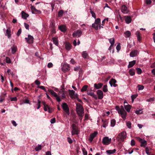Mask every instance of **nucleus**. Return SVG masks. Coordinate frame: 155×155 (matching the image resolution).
I'll use <instances>...</instances> for the list:
<instances>
[{
	"label": "nucleus",
	"mask_w": 155,
	"mask_h": 155,
	"mask_svg": "<svg viewBox=\"0 0 155 155\" xmlns=\"http://www.w3.org/2000/svg\"><path fill=\"white\" fill-rule=\"evenodd\" d=\"M101 24V19L99 18L96 19L95 21V22L94 23L92 24V27L95 28L96 30H98L99 28H103L102 26H100Z\"/></svg>",
	"instance_id": "nucleus-1"
},
{
	"label": "nucleus",
	"mask_w": 155,
	"mask_h": 155,
	"mask_svg": "<svg viewBox=\"0 0 155 155\" xmlns=\"http://www.w3.org/2000/svg\"><path fill=\"white\" fill-rule=\"evenodd\" d=\"M76 111L78 116H83L84 114V110L82 106L79 104L77 105Z\"/></svg>",
	"instance_id": "nucleus-2"
},
{
	"label": "nucleus",
	"mask_w": 155,
	"mask_h": 155,
	"mask_svg": "<svg viewBox=\"0 0 155 155\" xmlns=\"http://www.w3.org/2000/svg\"><path fill=\"white\" fill-rule=\"evenodd\" d=\"M126 133L124 132H121L118 136V140L120 142L124 141V140L126 138Z\"/></svg>",
	"instance_id": "nucleus-3"
},
{
	"label": "nucleus",
	"mask_w": 155,
	"mask_h": 155,
	"mask_svg": "<svg viewBox=\"0 0 155 155\" xmlns=\"http://www.w3.org/2000/svg\"><path fill=\"white\" fill-rule=\"evenodd\" d=\"M61 107L65 112L68 115H69L70 114V111L68 104L66 103H63Z\"/></svg>",
	"instance_id": "nucleus-4"
},
{
	"label": "nucleus",
	"mask_w": 155,
	"mask_h": 155,
	"mask_svg": "<svg viewBox=\"0 0 155 155\" xmlns=\"http://www.w3.org/2000/svg\"><path fill=\"white\" fill-rule=\"evenodd\" d=\"M111 141V138H109L108 137H105L103 138L102 142L104 145H108L110 143Z\"/></svg>",
	"instance_id": "nucleus-5"
},
{
	"label": "nucleus",
	"mask_w": 155,
	"mask_h": 155,
	"mask_svg": "<svg viewBox=\"0 0 155 155\" xmlns=\"http://www.w3.org/2000/svg\"><path fill=\"white\" fill-rule=\"evenodd\" d=\"M62 70L64 72H66L70 70L69 65L67 64H62Z\"/></svg>",
	"instance_id": "nucleus-6"
},
{
	"label": "nucleus",
	"mask_w": 155,
	"mask_h": 155,
	"mask_svg": "<svg viewBox=\"0 0 155 155\" xmlns=\"http://www.w3.org/2000/svg\"><path fill=\"white\" fill-rule=\"evenodd\" d=\"M48 91L56 98V100L58 102H60L61 101V100L60 97L58 96L57 94L54 91L49 89H48Z\"/></svg>",
	"instance_id": "nucleus-7"
},
{
	"label": "nucleus",
	"mask_w": 155,
	"mask_h": 155,
	"mask_svg": "<svg viewBox=\"0 0 155 155\" xmlns=\"http://www.w3.org/2000/svg\"><path fill=\"white\" fill-rule=\"evenodd\" d=\"M82 33V31L80 30H78L74 32L73 34V36L74 38H78L80 37Z\"/></svg>",
	"instance_id": "nucleus-8"
},
{
	"label": "nucleus",
	"mask_w": 155,
	"mask_h": 155,
	"mask_svg": "<svg viewBox=\"0 0 155 155\" xmlns=\"http://www.w3.org/2000/svg\"><path fill=\"white\" fill-rule=\"evenodd\" d=\"M72 130L71 131V134L72 135L78 134V130L77 129L76 125L74 124L72 125Z\"/></svg>",
	"instance_id": "nucleus-9"
},
{
	"label": "nucleus",
	"mask_w": 155,
	"mask_h": 155,
	"mask_svg": "<svg viewBox=\"0 0 155 155\" xmlns=\"http://www.w3.org/2000/svg\"><path fill=\"white\" fill-rule=\"evenodd\" d=\"M123 118L124 120H125L126 119L127 115V113L125 110H120L118 113Z\"/></svg>",
	"instance_id": "nucleus-10"
},
{
	"label": "nucleus",
	"mask_w": 155,
	"mask_h": 155,
	"mask_svg": "<svg viewBox=\"0 0 155 155\" xmlns=\"http://www.w3.org/2000/svg\"><path fill=\"white\" fill-rule=\"evenodd\" d=\"M121 10L122 12L124 14H126L129 12L128 8L125 5H123L121 6Z\"/></svg>",
	"instance_id": "nucleus-11"
},
{
	"label": "nucleus",
	"mask_w": 155,
	"mask_h": 155,
	"mask_svg": "<svg viewBox=\"0 0 155 155\" xmlns=\"http://www.w3.org/2000/svg\"><path fill=\"white\" fill-rule=\"evenodd\" d=\"M69 93L71 97L72 98H75L77 97V94H75V92L73 90H69Z\"/></svg>",
	"instance_id": "nucleus-12"
},
{
	"label": "nucleus",
	"mask_w": 155,
	"mask_h": 155,
	"mask_svg": "<svg viewBox=\"0 0 155 155\" xmlns=\"http://www.w3.org/2000/svg\"><path fill=\"white\" fill-rule=\"evenodd\" d=\"M97 93L98 96L97 98L98 97V98L100 99H102L104 96L103 91L101 90H98Z\"/></svg>",
	"instance_id": "nucleus-13"
},
{
	"label": "nucleus",
	"mask_w": 155,
	"mask_h": 155,
	"mask_svg": "<svg viewBox=\"0 0 155 155\" xmlns=\"http://www.w3.org/2000/svg\"><path fill=\"white\" fill-rule=\"evenodd\" d=\"M97 134L98 133L97 131H95L93 133L91 134L89 139V140L90 142L92 141L94 138L97 136Z\"/></svg>",
	"instance_id": "nucleus-14"
},
{
	"label": "nucleus",
	"mask_w": 155,
	"mask_h": 155,
	"mask_svg": "<svg viewBox=\"0 0 155 155\" xmlns=\"http://www.w3.org/2000/svg\"><path fill=\"white\" fill-rule=\"evenodd\" d=\"M116 82L117 81L115 79L112 78L109 81V83L111 87L113 86L114 87H116L117 86V84H115Z\"/></svg>",
	"instance_id": "nucleus-15"
},
{
	"label": "nucleus",
	"mask_w": 155,
	"mask_h": 155,
	"mask_svg": "<svg viewBox=\"0 0 155 155\" xmlns=\"http://www.w3.org/2000/svg\"><path fill=\"white\" fill-rule=\"evenodd\" d=\"M138 139L139 141L141 143V146L145 147L147 144L146 141L140 138H138Z\"/></svg>",
	"instance_id": "nucleus-16"
},
{
	"label": "nucleus",
	"mask_w": 155,
	"mask_h": 155,
	"mask_svg": "<svg viewBox=\"0 0 155 155\" xmlns=\"http://www.w3.org/2000/svg\"><path fill=\"white\" fill-rule=\"evenodd\" d=\"M58 27L59 29L62 32H65L66 31V27L65 25H60Z\"/></svg>",
	"instance_id": "nucleus-17"
},
{
	"label": "nucleus",
	"mask_w": 155,
	"mask_h": 155,
	"mask_svg": "<svg viewBox=\"0 0 155 155\" xmlns=\"http://www.w3.org/2000/svg\"><path fill=\"white\" fill-rule=\"evenodd\" d=\"M5 36H7L8 38H11V31L9 28H8L7 29L6 32L5 33Z\"/></svg>",
	"instance_id": "nucleus-18"
},
{
	"label": "nucleus",
	"mask_w": 155,
	"mask_h": 155,
	"mask_svg": "<svg viewBox=\"0 0 155 155\" xmlns=\"http://www.w3.org/2000/svg\"><path fill=\"white\" fill-rule=\"evenodd\" d=\"M87 94L89 95H90L95 99H97V95L95 94L94 92L90 91H87Z\"/></svg>",
	"instance_id": "nucleus-19"
},
{
	"label": "nucleus",
	"mask_w": 155,
	"mask_h": 155,
	"mask_svg": "<svg viewBox=\"0 0 155 155\" xmlns=\"http://www.w3.org/2000/svg\"><path fill=\"white\" fill-rule=\"evenodd\" d=\"M114 39H109V42L111 45L108 48V50L110 51V52H111V50L114 44Z\"/></svg>",
	"instance_id": "nucleus-20"
},
{
	"label": "nucleus",
	"mask_w": 155,
	"mask_h": 155,
	"mask_svg": "<svg viewBox=\"0 0 155 155\" xmlns=\"http://www.w3.org/2000/svg\"><path fill=\"white\" fill-rule=\"evenodd\" d=\"M138 53V52L137 50H135L132 51L130 53V56L131 57H134L136 56Z\"/></svg>",
	"instance_id": "nucleus-21"
},
{
	"label": "nucleus",
	"mask_w": 155,
	"mask_h": 155,
	"mask_svg": "<svg viewBox=\"0 0 155 155\" xmlns=\"http://www.w3.org/2000/svg\"><path fill=\"white\" fill-rule=\"evenodd\" d=\"M116 150L115 149H114L113 150H108L106 151V153L107 154L110 155V154H112L115 153L116 152Z\"/></svg>",
	"instance_id": "nucleus-22"
},
{
	"label": "nucleus",
	"mask_w": 155,
	"mask_h": 155,
	"mask_svg": "<svg viewBox=\"0 0 155 155\" xmlns=\"http://www.w3.org/2000/svg\"><path fill=\"white\" fill-rule=\"evenodd\" d=\"M21 17L24 19H26L29 16L28 15L25 13L24 11H22L21 12Z\"/></svg>",
	"instance_id": "nucleus-23"
},
{
	"label": "nucleus",
	"mask_w": 155,
	"mask_h": 155,
	"mask_svg": "<svg viewBox=\"0 0 155 155\" xmlns=\"http://www.w3.org/2000/svg\"><path fill=\"white\" fill-rule=\"evenodd\" d=\"M71 45L68 42H66L65 44V47L66 49L68 50H70L71 48Z\"/></svg>",
	"instance_id": "nucleus-24"
},
{
	"label": "nucleus",
	"mask_w": 155,
	"mask_h": 155,
	"mask_svg": "<svg viewBox=\"0 0 155 155\" xmlns=\"http://www.w3.org/2000/svg\"><path fill=\"white\" fill-rule=\"evenodd\" d=\"M125 21L127 24H129L131 21V18L130 16H127L125 17Z\"/></svg>",
	"instance_id": "nucleus-25"
},
{
	"label": "nucleus",
	"mask_w": 155,
	"mask_h": 155,
	"mask_svg": "<svg viewBox=\"0 0 155 155\" xmlns=\"http://www.w3.org/2000/svg\"><path fill=\"white\" fill-rule=\"evenodd\" d=\"M136 61L134 60L132 61L129 62V65L128 66V68L132 67L136 63Z\"/></svg>",
	"instance_id": "nucleus-26"
},
{
	"label": "nucleus",
	"mask_w": 155,
	"mask_h": 155,
	"mask_svg": "<svg viewBox=\"0 0 155 155\" xmlns=\"http://www.w3.org/2000/svg\"><path fill=\"white\" fill-rule=\"evenodd\" d=\"M103 84L102 83H99L98 84H95L94 87L97 89H99L101 87Z\"/></svg>",
	"instance_id": "nucleus-27"
},
{
	"label": "nucleus",
	"mask_w": 155,
	"mask_h": 155,
	"mask_svg": "<svg viewBox=\"0 0 155 155\" xmlns=\"http://www.w3.org/2000/svg\"><path fill=\"white\" fill-rule=\"evenodd\" d=\"M44 110L45 111H48L49 112L51 113L52 112L51 110H50L49 107L48 105H45L44 107Z\"/></svg>",
	"instance_id": "nucleus-28"
},
{
	"label": "nucleus",
	"mask_w": 155,
	"mask_h": 155,
	"mask_svg": "<svg viewBox=\"0 0 155 155\" xmlns=\"http://www.w3.org/2000/svg\"><path fill=\"white\" fill-rule=\"evenodd\" d=\"M129 72L131 76H133L135 74V70L134 69L131 68L129 70Z\"/></svg>",
	"instance_id": "nucleus-29"
},
{
	"label": "nucleus",
	"mask_w": 155,
	"mask_h": 155,
	"mask_svg": "<svg viewBox=\"0 0 155 155\" xmlns=\"http://www.w3.org/2000/svg\"><path fill=\"white\" fill-rule=\"evenodd\" d=\"M124 108L126 111L128 112H129L130 111L131 106L130 105H125Z\"/></svg>",
	"instance_id": "nucleus-30"
},
{
	"label": "nucleus",
	"mask_w": 155,
	"mask_h": 155,
	"mask_svg": "<svg viewBox=\"0 0 155 155\" xmlns=\"http://www.w3.org/2000/svg\"><path fill=\"white\" fill-rule=\"evenodd\" d=\"M31 11L32 13L34 14L35 13V12H38L39 11H40L39 10H38L37 9H36L35 7L34 6H31Z\"/></svg>",
	"instance_id": "nucleus-31"
},
{
	"label": "nucleus",
	"mask_w": 155,
	"mask_h": 155,
	"mask_svg": "<svg viewBox=\"0 0 155 155\" xmlns=\"http://www.w3.org/2000/svg\"><path fill=\"white\" fill-rule=\"evenodd\" d=\"M124 33L126 38L129 37L131 35V32L130 31H127Z\"/></svg>",
	"instance_id": "nucleus-32"
},
{
	"label": "nucleus",
	"mask_w": 155,
	"mask_h": 155,
	"mask_svg": "<svg viewBox=\"0 0 155 155\" xmlns=\"http://www.w3.org/2000/svg\"><path fill=\"white\" fill-rule=\"evenodd\" d=\"M82 55V57L84 58H87L88 56V54L86 51L83 52Z\"/></svg>",
	"instance_id": "nucleus-33"
},
{
	"label": "nucleus",
	"mask_w": 155,
	"mask_h": 155,
	"mask_svg": "<svg viewBox=\"0 0 155 155\" xmlns=\"http://www.w3.org/2000/svg\"><path fill=\"white\" fill-rule=\"evenodd\" d=\"M11 50L12 53L14 54L17 51V47L15 46H12L11 48Z\"/></svg>",
	"instance_id": "nucleus-34"
},
{
	"label": "nucleus",
	"mask_w": 155,
	"mask_h": 155,
	"mask_svg": "<svg viewBox=\"0 0 155 155\" xmlns=\"http://www.w3.org/2000/svg\"><path fill=\"white\" fill-rule=\"evenodd\" d=\"M102 121L103 122L102 126L103 127L105 128L107 126L108 122L106 120L104 121L103 120Z\"/></svg>",
	"instance_id": "nucleus-35"
},
{
	"label": "nucleus",
	"mask_w": 155,
	"mask_h": 155,
	"mask_svg": "<svg viewBox=\"0 0 155 155\" xmlns=\"http://www.w3.org/2000/svg\"><path fill=\"white\" fill-rule=\"evenodd\" d=\"M59 95L61 97L63 98H65L66 97L65 93L63 91H60Z\"/></svg>",
	"instance_id": "nucleus-36"
},
{
	"label": "nucleus",
	"mask_w": 155,
	"mask_h": 155,
	"mask_svg": "<svg viewBox=\"0 0 155 155\" xmlns=\"http://www.w3.org/2000/svg\"><path fill=\"white\" fill-rule=\"evenodd\" d=\"M116 120L115 119H112L111 120L110 122V124L111 126L112 127H114V126L116 124Z\"/></svg>",
	"instance_id": "nucleus-37"
},
{
	"label": "nucleus",
	"mask_w": 155,
	"mask_h": 155,
	"mask_svg": "<svg viewBox=\"0 0 155 155\" xmlns=\"http://www.w3.org/2000/svg\"><path fill=\"white\" fill-rule=\"evenodd\" d=\"M126 125L127 127L129 128H131V123L130 121H127L126 122Z\"/></svg>",
	"instance_id": "nucleus-38"
},
{
	"label": "nucleus",
	"mask_w": 155,
	"mask_h": 155,
	"mask_svg": "<svg viewBox=\"0 0 155 155\" xmlns=\"http://www.w3.org/2000/svg\"><path fill=\"white\" fill-rule=\"evenodd\" d=\"M88 87V86L87 85H85L83 86L82 88L81 89V91L82 92H84L86 91Z\"/></svg>",
	"instance_id": "nucleus-39"
},
{
	"label": "nucleus",
	"mask_w": 155,
	"mask_h": 155,
	"mask_svg": "<svg viewBox=\"0 0 155 155\" xmlns=\"http://www.w3.org/2000/svg\"><path fill=\"white\" fill-rule=\"evenodd\" d=\"M42 146L41 145H39L38 146H36L35 148V150L36 151H38L41 150V149Z\"/></svg>",
	"instance_id": "nucleus-40"
},
{
	"label": "nucleus",
	"mask_w": 155,
	"mask_h": 155,
	"mask_svg": "<svg viewBox=\"0 0 155 155\" xmlns=\"http://www.w3.org/2000/svg\"><path fill=\"white\" fill-rule=\"evenodd\" d=\"M74 70L75 71H82V69L80 66H77L74 68Z\"/></svg>",
	"instance_id": "nucleus-41"
},
{
	"label": "nucleus",
	"mask_w": 155,
	"mask_h": 155,
	"mask_svg": "<svg viewBox=\"0 0 155 155\" xmlns=\"http://www.w3.org/2000/svg\"><path fill=\"white\" fill-rule=\"evenodd\" d=\"M90 12L92 15V16L94 18H96V16L95 14L92 11L91 9H90Z\"/></svg>",
	"instance_id": "nucleus-42"
},
{
	"label": "nucleus",
	"mask_w": 155,
	"mask_h": 155,
	"mask_svg": "<svg viewBox=\"0 0 155 155\" xmlns=\"http://www.w3.org/2000/svg\"><path fill=\"white\" fill-rule=\"evenodd\" d=\"M103 90L104 92H106L107 91V86L106 85L104 86L103 87Z\"/></svg>",
	"instance_id": "nucleus-43"
},
{
	"label": "nucleus",
	"mask_w": 155,
	"mask_h": 155,
	"mask_svg": "<svg viewBox=\"0 0 155 155\" xmlns=\"http://www.w3.org/2000/svg\"><path fill=\"white\" fill-rule=\"evenodd\" d=\"M64 12L63 10H60L58 13V17H61L62 16Z\"/></svg>",
	"instance_id": "nucleus-44"
},
{
	"label": "nucleus",
	"mask_w": 155,
	"mask_h": 155,
	"mask_svg": "<svg viewBox=\"0 0 155 155\" xmlns=\"http://www.w3.org/2000/svg\"><path fill=\"white\" fill-rule=\"evenodd\" d=\"M143 111L141 110H137L135 111V113L137 114H142Z\"/></svg>",
	"instance_id": "nucleus-45"
},
{
	"label": "nucleus",
	"mask_w": 155,
	"mask_h": 155,
	"mask_svg": "<svg viewBox=\"0 0 155 155\" xmlns=\"http://www.w3.org/2000/svg\"><path fill=\"white\" fill-rule=\"evenodd\" d=\"M120 43H118L117 45L116 46V48L117 51V52H119L120 50Z\"/></svg>",
	"instance_id": "nucleus-46"
},
{
	"label": "nucleus",
	"mask_w": 155,
	"mask_h": 155,
	"mask_svg": "<svg viewBox=\"0 0 155 155\" xmlns=\"http://www.w3.org/2000/svg\"><path fill=\"white\" fill-rule=\"evenodd\" d=\"M136 35L137 37V39H140V33L139 31L136 32Z\"/></svg>",
	"instance_id": "nucleus-47"
},
{
	"label": "nucleus",
	"mask_w": 155,
	"mask_h": 155,
	"mask_svg": "<svg viewBox=\"0 0 155 155\" xmlns=\"http://www.w3.org/2000/svg\"><path fill=\"white\" fill-rule=\"evenodd\" d=\"M83 153L84 155H87V152L84 148L82 149Z\"/></svg>",
	"instance_id": "nucleus-48"
},
{
	"label": "nucleus",
	"mask_w": 155,
	"mask_h": 155,
	"mask_svg": "<svg viewBox=\"0 0 155 155\" xmlns=\"http://www.w3.org/2000/svg\"><path fill=\"white\" fill-rule=\"evenodd\" d=\"M53 43L55 45L57 46H58V39H52Z\"/></svg>",
	"instance_id": "nucleus-49"
},
{
	"label": "nucleus",
	"mask_w": 155,
	"mask_h": 155,
	"mask_svg": "<svg viewBox=\"0 0 155 155\" xmlns=\"http://www.w3.org/2000/svg\"><path fill=\"white\" fill-rule=\"evenodd\" d=\"M38 103L37 104V105L38 106V107L37 108V109H39L41 107V102L39 100H38Z\"/></svg>",
	"instance_id": "nucleus-50"
},
{
	"label": "nucleus",
	"mask_w": 155,
	"mask_h": 155,
	"mask_svg": "<svg viewBox=\"0 0 155 155\" xmlns=\"http://www.w3.org/2000/svg\"><path fill=\"white\" fill-rule=\"evenodd\" d=\"M137 94H134V95H133L131 96V99L133 101H134V99L137 97Z\"/></svg>",
	"instance_id": "nucleus-51"
},
{
	"label": "nucleus",
	"mask_w": 155,
	"mask_h": 155,
	"mask_svg": "<svg viewBox=\"0 0 155 155\" xmlns=\"http://www.w3.org/2000/svg\"><path fill=\"white\" fill-rule=\"evenodd\" d=\"M138 87V89L139 90H142L144 88V87L143 85H139Z\"/></svg>",
	"instance_id": "nucleus-52"
},
{
	"label": "nucleus",
	"mask_w": 155,
	"mask_h": 155,
	"mask_svg": "<svg viewBox=\"0 0 155 155\" xmlns=\"http://www.w3.org/2000/svg\"><path fill=\"white\" fill-rule=\"evenodd\" d=\"M6 61L8 63H11L10 59L8 57H6Z\"/></svg>",
	"instance_id": "nucleus-53"
},
{
	"label": "nucleus",
	"mask_w": 155,
	"mask_h": 155,
	"mask_svg": "<svg viewBox=\"0 0 155 155\" xmlns=\"http://www.w3.org/2000/svg\"><path fill=\"white\" fill-rule=\"evenodd\" d=\"M149 149L147 147H146L145 149V152L148 155H150V153H149Z\"/></svg>",
	"instance_id": "nucleus-54"
},
{
	"label": "nucleus",
	"mask_w": 155,
	"mask_h": 155,
	"mask_svg": "<svg viewBox=\"0 0 155 155\" xmlns=\"http://www.w3.org/2000/svg\"><path fill=\"white\" fill-rule=\"evenodd\" d=\"M26 41L28 43H32L33 42V39H26Z\"/></svg>",
	"instance_id": "nucleus-55"
},
{
	"label": "nucleus",
	"mask_w": 155,
	"mask_h": 155,
	"mask_svg": "<svg viewBox=\"0 0 155 155\" xmlns=\"http://www.w3.org/2000/svg\"><path fill=\"white\" fill-rule=\"evenodd\" d=\"M21 32V28H20L19 29V30H18V31L17 32V35L18 36H19L20 35Z\"/></svg>",
	"instance_id": "nucleus-56"
},
{
	"label": "nucleus",
	"mask_w": 155,
	"mask_h": 155,
	"mask_svg": "<svg viewBox=\"0 0 155 155\" xmlns=\"http://www.w3.org/2000/svg\"><path fill=\"white\" fill-rule=\"evenodd\" d=\"M50 4L51 5V7L52 11H53L54 9V7L55 5V4L51 2L50 3Z\"/></svg>",
	"instance_id": "nucleus-57"
},
{
	"label": "nucleus",
	"mask_w": 155,
	"mask_h": 155,
	"mask_svg": "<svg viewBox=\"0 0 155 155\" xmlns=\"http://www.w3.org/2000/svg\"><path fill=\"white\" fill-rule=\"evenodd\" d=\"M56 120L55 118H53L51 120L50 122L51 124H54Z\"/></svg>",
	"instance_id": "nucleus-58"
},
{
	"label": "nucleus",
	"mask_w": 155,
	"mask_h": 155,
	"mask_svg": "<svg viewBox=\"0 0 155 155\" xmlns=\"http://www.w3.org/2000/svg\"><path fill=\"white\" fill-rule=\"evenodd\" d=\"M137 73L138 74H140L141 73L142 71L140 68H138L137 69Z\"/></svg>",
	"instance_id": "nucleus-59"
},
{
	"label": "nucleus",
	"mask_w": 155,
	"mask_h": 155,
	"mask_svg": "<svg viewBox=\"0 0 155 155\" xmlns=\"http://www.w3.org/2000/svg\"><path fill=\"white\" fill-rule=\"evenodd\" d=\"M135 142L134 140H132L131 141L130 144L132 146H133L135 145Z\"/></svg>",
	"instance_id": "nucleus-60"
},
{
	"label": "nucleus",
	"mask_w": 155,
	"mask_h": 155,
	"mask_svg": "<svg viewBox=\"0 0 155 155\" xmlns=\"http://www.w3.org/2000/svg\"><path fill=\"white\" fill-rule=\"evenodd\" d=\"M35 83L37 85H39L41 84L40 81L38 80H36L35 81Z\"/></svg>",
	"instance_id": "nucleus-61"
},
{
	"label": "nucleus",
	"mask_w": 155,
	"mask_h": 155,
	"mask_svg": "<svg viewBox=\"0 0 155 155\" xmlns=\"http://www.w3.org/2000/svg\"><path fill=\"white\" fill-rule=\"evenodd\" d=\"M53 66V64L52 63L50 62L48 64V67L49 68H51Z\"/></svg>",
	"instance_id": "nucleus-62"
},
{
	"label": "nucleus",
	"mask_w": 155,
	"mask_h": 155,
	"mask_svg": "<svg viewBox=\"0 0 155 155\" xmlns=\"http://www.w3.org/2000/svg\"><path fill=\"white\" fill-rule=\"evenodd\" d=\"M24 25H25V28L27 29H29V25L28 24L25 23H24Z\"/></svg>",
	"instance_id": "nucleus-63"
},
{
	"label": "nucleus",
	"mask_w": 155,
	"mask_h": 155,
	"mask_svg": "<svg viewBox=\"0 0 155 155\" xmlns=\"http://www.w3.org/2000/svg\"><path fill=\"white\" fill-rule=\"evenodd\" d=\"M67 139H68V142H69V143H72V140L71 139V138L68 137Z\"/></svg>",
	"instance_id": "nucleus-64"
}]
</instances>
